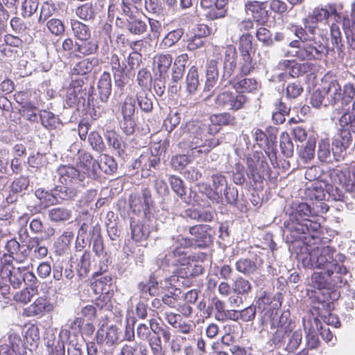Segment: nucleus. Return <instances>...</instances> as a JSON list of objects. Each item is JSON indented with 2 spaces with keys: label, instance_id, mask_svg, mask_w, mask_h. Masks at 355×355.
<instances>
[{
  "label": "nucleus",
  "instance_id": "f257e3e1",
  "mask_svg": "<svg viewBox=\"0 0 355 355\" xmlns=\"http://www.w3.org/2000/svg\"><path fill=\"white\" fill-rule=\"evenodd\" d=\"M337 15L334 6L317 7L304 19V28L296 26L294 34L297 40H292L290 46L293 49L286 53L287 57H296L302 61L320 60L328 54V38L319 30L316 24Z\"/></svg>",
  "mask_w": 355,
  "mask_h": 355
},
{
  "label": "nucleus",
  "instance_id": "f03ea898",
  "mask_svg": "<svg viewBox=\"0 0 355 355\" xmlns=\"http://www.w3.org/2000/svg\"><path fill=\"white\" fill-rule=\"evenodd\" d=\"M329 207L324 200L316 201L313 208L304 202L293 204L288 219L284 223L282 231L286 242L293 243L299 238H306V234H309L311 239L318 238L320 223L309 218L327 213Z\"/></svg>",
  "mask_w": 355,
  "mask_h": 355
},
{
  "label": "nucleus",
  "instance_id": "7ed1b4c3",
  "mask_svg": "<svg viewBox=\"0 0 355 355\" xmlns=\"http://www.w3.org/2000/svg\"><path fill=\"white\" fill-rule=\"evenodd\" d=\"M309 238L310 235L306 234V238H299L295 242L288 243L294 249L299 248L302 263L305 268L324 269L329 277H333L338 286H345L347 283L345 276L348 270L344 265L333 263L335 249L323 245H311Z\"/></svg>",
  "mask_w": 355,
  "mask_h": 355
},
{
  "label": "nucleus",
  "instance_id": "20e7f679",
  "mask_svg": "<svg viewBox=\"0 0 355 355\" xmlns=\"http://www.w3.org/2000/svg\"><path fill=\"white\" fill-rule=\"evenodd\" d=\"M237 52L232 45L227 46L220 58L209 60L206 65V81L205 91H210L216 85L219 78L218 67H223L220 83L230 80L236 67Z\"/></svg>",
  "mask_w": 355,
  "mask_h": 355
},
{
  "label": "nucleus",
  "instance_id": "39448f33",
  "mask_svg": "<svg viewBox=\"0 0 355 355\" xmlns=\"http://www.w3.org/2000/svg\"><path fill=\"white\" fill-rule=\"evenodd\" d=\"M204 125L200 121H191L181 126L183 141L187 148L196 150L198 153L207 154L212 148L219 145V139L207 138Z\"/></svg>",
  "mask_w": 355,
  "mask_h": 355
},
{
  "label": "nucleus",
  "instance_id": "423d86ee",
  "mask_svg": "<svg viewBox=\"0 0 355 355\" xmlns=\"http://www.w3.org/2000/svg\"><path fill=\"white\" fill-rule=\"evenodd\" d=\"M352 134L355 135V114L344 110L338 120V132L336 136V153L343 155L345 147L352 143Z\"/></svg>",
  "mask_w": 355,
  "mask_h": 355
},
{
  "label": "nucleus",
  "instance_id": "0eeeda50",
  "mask_svg": "<svg viewBox=\"0 0 355 355\" xmlns=\"http://www.w3.org/2000/svg\"><path fill=\"white\" fill-rule=\"evenodd\" d=\"M282 295L280 293H276L273 297L266 292H263L253 304L259 313V321L260 326L263 327L271 321L274 315L275 307L280 306L282 304Z\"/></svg>",
  "mask_w": 355,
  "mask_h": 355
},
{
  "label": "nucleus",
  "instance_id": "6e6552de",
  "mask_svg": "<svg viewBox=\"0 0 355 355\" xmlns=\"http://www.w3.org/2000/svg\"><path fill=\"white\" fill-rule=\"evenodd\" d=\"M55 178L61 184L86 186L88 184L86 173L80 172L71 164L60 165L55 171Z\"/></svg>",
  "mask_w": 355,
  "mask_h": 355
},
{
  "label": "nucleus",
  "instance_id": "1a4fd4ad",
  "mask_svg": "<svg viewBox=\"0 0 355 355\" xmlns=\"http://www.w3.org/2000/svg\"><path fill=\"white\" fill-rule=\"evenodd\" d=\"M248 101L245 95L235 92L225 91L218 94L214 102L218 107L237 111L242 109Z\"/></svg>",
  "mask_w": 355,
  "mask_h": 355
},
{
  "label": "nucleus",
  "instance_id": "9d476101",
  "mask_svg": "<svg viewBox=\"0 0 355 355\" xmlns=\"http://www.w3.org/2000/svg\"><path fill=\"white\" fill-rule=\"evenodd\" d=\"M336 136L332 141L331 147L329 140L327 138L321 139L318 144V158L322 162L332 163L334 161L340 162L345 157L347 154V149L349 147H345L342 152L343 155L336 153Z\"/></svg>",
  "mask_w": 355,
  "mask_h": 355
},
{
  "label": "nucleus",
  "instance_id": "9b49d317",
  "mask_svg": "<svg viewBox=\"0 0 355 355\" xmlns=\"http://www.w3.org/2000/svg\"><path fill=\"white\" fill-rule=\"evenodd\" d=\"M94 90L95 89L93 86L90 87L88 93H87V92H78V91L73 90V89L68 88L67 91L65 103L69 107H76L77 109H79L80 107L85 106L86 96H87V105L89 107H94L96 105L95 103L96 100L94 98L96 94H94Z\"/></svg>",
  "mask_w": 355,
  "mask_h": 355
},
{
  "label": "nucleus",
  "instance_id": "f8f14e48",
  "mask_svg": "<svg viewBox=\"0 0 355 355\" xmlns=\"http://www.w3.org/2000/svg\"><path fill=\"white\" fill-rule=\"evenodd\" d=\"M130 207L134 212L137 214L142 212L145 218L150 219L153 216L152 210L153 209V201L150 189H143L141 196H135L131 200Z\"/></svg>",
  "mask_w": 355,
  "mask_h": 355
},
{
  "label": "nucleus",
  "instance_id": "ddd939ff",
  "mask_svg": "<svg viewBox=\"0 0 355 355\" xmlns=\"http://www.w3.org/2000/svg\"><path fill=\"white\" fill-rule=\"evenodd\" d=\"M210 232L211 227L207 225H196L189 228L194 248H205L212 243L213 239Z\"/></svg>",
  "mask_w": 355,
  "mask_h": 355
},
{
  "label": "nucleus",
  "instance_id": "4468645a",
  "mask_svg": "<svg viewBox=\"0 0 355 355\" xmlns=\"http://www.w3.org/2000/svg\"><path fill=\"white\" fill-rule=\"evenodd\" d=\"M252 136L257 144L265 149H272L277 143L278 130L275 127H269L263 131L261 129L255 128L252 132Z\"/></svg>",
  "mask_w": 355,
  "mask_h": 355
},
{
  "label": "nucleus",
  "instance_id": "2eb2a0df",
  "mask_svg": "<svg viewBox=\"0 0 355 355\" xmlns=\"http://www.w3.org/2000/svg\"><path fill=\"white\" fill-rule=\"evenodd\" d=\"M160 162L159 157L154 155L152 151H146L142 153L139 157L135 160L132 166L133 169H141L142 173L148 175V172L151 168H156Z\"/></svg>",
  "mask_w": 355,
  "mask_h": 355
},
{
  "label": "nucleus",
  "instance_id": "dca6fc26",
  "mask_svg": "<svg viewBox=\"0 0 355 355\" xmlns=\"http://www.w3.org/2000/svg\"><path fill=\"white\" fill-rule=\"evenodd\" d=\"M53 304L46 298L38 297L33 303L24 309V315L26 317H42L53 311Z\"/></svg>",
  "mask_w": 355,
  "mask_h": 355
},
{
  "label": "nucleus",
  "instance_id": "f3484780",
  "mask_svg": "<svg viewBox=\"0 0 355 355\" xmlns=\"http://www.w3.org/2000/svg\"><path fill=\"white\" fill-rule=\"evenodd\" d=\"M245 9L248 15H252L254 21L263 24L268 19L266 3L258 1H248L245 3Z\"/></svg>",
  "mask_w": 355,
  "mask_h": 355
},
{
  "label": "nucleus",
  "instance_id": "a211bd4d",
  "mask_svg": "<svg viewBox=\"0 0 355 355\" xmlns=\"http://www.w3.org/2000/svg\"><path fill=\"white\" fill-rule=\"evenodd\" d=\"M119 334L117 328L114 326L102 327L96 334V340L98 345L111 347L117 343Z\"/></svg>",
  "mask_w": 355,
  "mask_h": 355
},
{
  "label": "nucleus",
  "instance_id": "6ab92c4d",
  "mask_svg": "<svg viewBox=\"0 0 355 355\" xmlns=\"http://www.w3.org/2000/svg\"><path fill=\"white\" fill-rule=\"evenodd\" d=\"M228 85H232L239 94H242L245 92H252L259 87V83L255 78L246 77L230 78Z\"/></svg>",
  "mask_w": 355,
  "mask_h": 355
},
{
  "label": "nucleus",
  "instance_id": "aec40b11",
  "mask_svg": "<svg viewBox=\"0 0 355 355\" xmlns=\"http://www.w3.org/2000/svg\"><path fill=\"white\" fill-rule=\"evenodd\" d=\"M78 159L79 165L85 169L87 179L89 180V178L95 179L97 176L96 174V165L97 161H96L93 156L85 150H79L78 153Z\"/></svg>",
  "mask_w": 355,
  "mask_h": 355
},
{
  "label": "nucleus",
  "instance_id": "412c9836",
  "mask_svg": "<svg viewBox=\"0 0 355 355\" xmlns=\"http://www.w3.org/2000/svg\"><path fill=\"white\" fill-rule=\"evenodd\" d=\"M327 201L331 203H337L335 205V209L337 211H341L347 205V197L338 187L332 184L326 185Z\"/></svg>",
  "mask_w": 355,
  "mask_h": 355
},
{
  "label": "nucleus",
  "instance_id": "4be33fe9",
  "mask_svg": "<svg viewBox=\"0 0 355 355\" xmlns=\"http://www.w3.org/2000/svg\"><path fill=\"white\" fill-rule=\"evenodd\" d=\"M72 210L65 207H54L48 210V218L53 223L64 225L72 218Z\"/></svg>",
  "mask_w": 355,
  "mask_h": 355
},
{
  "label": "nucleus",
  "instance_id": "5701e85b",
  "mask_svg": "<svg viewBox=\"0 0 355 355\" xmlns=\"http://www.w3.org/2000/svg\"><path fill=\"white\" fill-rule=\"evenodd\" d=\"M84 187V185H57L54 188V193L61 200H73Z\"/></svg>",
  "mask_w": 355,
  "mask_h": 355
},
{
  "label": "nucleus",
  "instance_id": "b1692460",
  "mask_svg": "<svg viewBox=\"0 0 355 355\" xmlns=\"http://www.w3.org/2000/svg\"><path fill=\"white\" fill-rule=\"evenodd\" d=\"M98 98L106 103L112 92V79L110 73L103 72L97 83Z\"/></svg>",
  "mask_w": 355,
  "mask_h": 355
},
{
  "label": "nucleus",
  "instance_id": "393cba45",
  "mask_svg": "<svg viewBox=\"0 0 355 355\" xmlns=\"http://www.w3.org/2000/svg\"><path fill=\"white\" fill-rule=\"evenodd\" d=\"M154 95L150 90L147 89H141L136 94L137 105L141 110L145 113H149L153 107Z\"/></svg>",
  "mask_w": 355,
  "mask_h": 355
},
{
  "label": "nucleus",
  "instance_id": "a878e982",
  "mask_svg": "<svg viewBox=\"0 0 355 355\" xmlns=\"http://www.w3.org/2000/svg\"><path fill=\"white\" fill-rule=\"evenodd\" d=\"M70 334L69 329H61L59 334V340L57 344L49 339L46 341V346L49 350V355H65L64 343Z\"/></svg>",
  "mask_w": 355,
  "mask_h": 355
},
{
  "label": "nucleus",
  "instance_id": "bb28decb",
  "mask_svg": "<svg viewBox=\"0 0 355 355\" xmlns=\"http://www.w3.org/2000/svg\"><path fill=\"white\" fill-rule=\"evenodd\" d=\"M188 60L189 57L187 53H182L175 59L171 71V80L173 83H178L182 79L185 64Z\"/></svg>",
  "mask_w": 355,
  "mask_h": 355
},
{
  "label": "nucleus",
  "instance_id": "cd10ccee",
  "mask_svg": "<svg viewBox=\"0 0 355 355\" xmlns=\"http://www.w3.org/2000/svg\"><path fill=\"white\" fill-rule=\"evenodd\" d=\"M229 0L214 1V8L205 14L207 20L214 21L224 18L227 13V4Z\"/></svg>",
  "mask_w": 355,
  "mask_h": 355
},
{
  "label": "nucleus",
  "instance_id": "c85d7f7f",
  "mask_svg": "<svg viewBox=\"0 0 355 355\" xmlns=\"http://www.w3.org/2000/svg\"><path fill=\"white\" fill-rule=\"evenodd\" d=\"M98 63V60L96 58H85L79 61L72 69V76L76 75L85 77V76L89 73Z\"/></svg>",
  "mask_w": 355,
  "mask_h": 355
},
{
  "label": "nucleus",
  "instance_id": "c756f323",
  "mask_svg": "<svg viewBox=\"0 0 355 355\" xmlns=\"http://www.w3.org/2000/svg\"><path fill=\"white\" fill-rule=\"evenodd\" d=\"M235 268L244 275H254L258 270L257 259L241 258L236 261Z\"/></svg>",
  "mask_w": 355,
  "mask_h": 355
},
{
  "label": "nucleus",
  "instance_id": "7c9ffc66",
  "mask_svg": "<svg viewBox=\"0 0 355 355\" xmlns=\"http://www.w3.org/2000/svg\"><path fill=\"white\" fill-rule=\"evenodd\" d=\"M168 180L173 191L182 199V200L187 204L191 203L192 201V197L191 195L187 194L183 180L175 175H171Z\"/></svg>",
  "mask_w": 355,
  "mask_h": 355
},
{
  "label": "nucleus",
  "instance_id": "2f4dec72",
  "mask_svg": "<svg viewBox=\"0 0 355 355\" xmlns=\"http://www.w3.org/2000/svg\"><path fill=\"white\" fill-rule=\"evenodd\" d=\"M323 88L329 104L334 105L341 98L342 89L338 80L331 81L327 86H324Z\"/></svg>",
  "mask_w": 355,
  "mask_h": 355
},
{
  "label": "nucleus",
  "instance_id": "473e14b6",
  "mask_svg": "<svg viewBox=\"0 0 355 355\" xmlns=\"http://www.w3.org/2000/svg\"><path fill=\"white\" fill-rule=\"evenodd\" d=\"M72 34L78 40L91 39V29L88 25L75 19H70Z\"/></svg>",
  "mask_w": 355,
  "mask_h": 355
},
{
  "label": "nucleus",
  "instance_id": "72a5a7b5",
  "mask_svg": "<svg viewBox=\"0 0 355 355\" xmlns=\"http://www.w3.org/2000/svg\"><path fill=\"white\" fill-rule=\"evenodd\" d=\"M98 42L94 40H80L76 43V53L82 56L93 55L98 51Z\"/></svg>",
  "mask_w": 355,
  "mask_h": 355
},
{
  "label": "nucleus",
  "instance_id": "f704fd0d",
  "mask_svg": "<svg viewBox=\"0 0 355 355\" xmlns=\"http://www.w3.org/2000/svg\"><path fill=\"white\" fill-rule=\"evenodd\" d=\"M203 33H194L187 40V49L194 51L202 47L205 44V38L210 34V29L208 26H202Z\"/></svg>",
  "mask_w": 355,
  "mask_h": 355
},
{
  "label": "nucleus",
  "instance_id": "c9c22d12",
  "mask_svg": "<svg viewBox=\"0 0 355 355\" xmlns=\"http://www.w3.org/2000/svg\"><path fill=\"white\" fill-rule=\"evenodd\" d=\"M116 355H148V349L141 343H130L124 344Z\"/></svg>",
  "mask_w": 355,
  "mask_h": 355
},
{
  "label": "nucleus",
  "instance_id": "e433bc0d",
  "mask_svg": "<svg viewBox=\"0 0 355 355\" xmlns=\"http://www.w3.org/2000/svg\"><path fill=\"white\" fill-rule=\"evenodd\" d=\"M19 238L22 243H26L25 244L20 245V249L16 256H12V259L15 260L17 262L23 263L31 254V249L28 239L27 241H25L23 238L25 236L26 238L28 237V233L26 229H20L19 231Z\"/></svg>",
  "mask_w": 355,
  "mask_h": 355
},
{
  "label": "nucleus",
  "instance_id": "4c0bfd02",
  "mask_svg": "<svg viewBox=\"0 0 355 355\" xmlns=\"http://www.w3.org/2000/svg\"><path fill=\"white\" fill-rule=\"evenodd\" d=\"M92 254L89 250H85L80 256V260L76 268L79 279L85 278L90 271L91 259Z\"/></svg>",
  "mask_w": 355,
  "mask_h": 355
},
{
  "label": "nucleus",
  "instance_id": "58836bf2",
  "mask_svg": "<svg viewBox=\"0 0 355 355\" xmlns=\"http://www.w3.org/2000/svg\"><path fill=\"white\" fill-rule=\"evenodd\" d=\"M186 90L189 96H193L196 94L198 88L199 87V77L198 69L195 66H192L187 75L186 77Z\"/></svg>",
  "mask_w": 355,
  "mask_h": 355
},
{
  "label": "nucleus",
  "instance_id": "ea45409f",
  "mask_svg": "<svg viewBox=\"0 0 355 355\" xmlns=\"http://www.w3.org/2000/svg\"><path fill=\"white\" fill-rule=\"evenodd\" d=\"M98 168L106 174H112L117 170V164L112 157L103 154L97 161L96 170Z\"/></svg>",
  "mask_w": 355,
  "mask_h": 355
},
{
  "label": "nucleus",
  "instance_id": "a19ab883",
  "mask_svg": "<svg viewBox=\"0 0 355 355\" xmlns=\"http://www.w3.org/2000/svg\"><path fill=\"white\" fill-rule=\"evenodd\" d=\"M21 267H12V269H8V271L3 272L6 275L8 283L10 286H11L14 289L18 288L21 286L23 282Z\"/></svg>",
  "mask_w": 355,
  "mask_h": 355
},
{
  "label": "nucleus",
  "instance_id": "79ce46f5",
  "mask_svg": "<svg viewBox=\"0 0 355 355\" xmlns=\"http://www.w3.org/2000/svg\"><path fill=\"white\" fill-rule=\"evenodd\" d=\"M105 137L109 146L114 149L119 156H121L124 153V144L120 136L115 131L107 130L105 134Z\"/></svg>",
  "mask_w": 355,
  "mask_h": 355
},
{
  "label": "nucleus",
  "instance_id": "37998d69",
  "mask_svg": "<svg viewBox=\"0 0 355 355\" xmlns=\"http://www.w3.org/2000/svg\"><path fill=\"white\" fill-rule=\"evenodd\" d=\"M172 61V57L169 54H160L155 58L154 66L158 70L159 76H166Z\"/></svg>",
  "mask_w": 355,
  "mask_h": 355
},
{
  "label": "nucleus",
  "instance_id": "c03bdc74",
  "mask_svg": "<svg viewBox=\"0 0 355 355\" xmlns=\"http://www.w3.org/2000/svg\"><path fill=\"white\" fill-rule=\"evenodd\" d=\"M233 291L238 295H248L252 289L251 283L242 277H238L232 284Z\"/></svg>",
  "mask_w": 355,
  "mask_h": 355
},
{
  "label": "nucleus",
  "instance_id": "a18cd8bd",
  "mask_svg": "<svg viewBox=\"0 0 355 355\" xmlns=\"http://www.w3.org/2000/svg\"><path fill=\"white\" fill-rule=\"evenodd\" d=\"M343 180H340V182L347 192L352 193L355 196V162L350 166V171L348 172L347 176L341 173Z\"/></svg>",
  "mask_w": 355,
  "mask_h": 355
},
{
  "label": "nucleus",
  "instance_id": "49530a36",
  "mask_svg": "<svg viewBox=\"0 0 355 355\" xmlns=\"http://www.w3.org/2000/svg\"><path fill=\"white\" fill-rule=\"evenodd\" d=\"M279 146L283 155L287 158L291 157L294 153V146L288 132H284L280 135Z\"/></svg>",
  "mask_w": 355,
  "mask_h": 355
},
{
  "label": "nucleus",
  "instance_id": "de8ad7c7",
  "mask_svg": "<svg viewBox=\"0 0 355 355\" xmlns=\"http://www.w3.org/2000/svg\"><path fill=\"white\" fill-rule=\"evenodd\" d=\"M125 26L131 33L135 35H141L147 28L146 23L141 19H137L135 15L127 19Z\"/></svg>",
  "mask_w": 355,
  "mask_h": 355
},
{
  "label": "nucleus",
  "instance_id": "09e8293b",
  "mask_svg": "<svg viewBox=\"0 0 355 355\" xmlns=\"http://www.w3.org/2000/svg\"><path fill=\"white\" fill-rule=\"evenodd\" d=\"M235 117L229 112L215 114L210 116V121L214 125H232L235 123Z\"/></svg>",
  "mask_w": 355,
  "mask_h": 355
},
{
  "label": "nucleus",
  "instance_id": "8fccbe9b",
  "mask_svg": "<svg viewBox=\"0 0 355 355\" xmlns=\"http://www.w3.org/2000/svg\"><path fill=\"white\" fill-rule=\"evenodd\" d=\"M212 189L220 196V201L223 202V191L227 187V182L225 175L221 173H214L211 175Z\"/></svg>",
  "mask_w": 355,
  "mask_h": 355
},
{
  "label": "nucleus",
  "instance_id": "3c124183",
  "mask_svg": "<svg viewBox=\"0 0 355 355\" xmlns=\"http://www.w3.org/2000/svg\"><path fill=\"white\" fill-rule=\"evenodd\" d=\"M159 335L150 334L146 339L148 343L153 355H166Z\"/></svg>",
  "mask_w": 355,
  "mask_h": 355
},
{
  "label": "nucleus",
  "instance_id": "603ef678",
  "mask_svg": "<svg viewBox=\"0 0 355 355\" xmlns=\"http://www.w3.org/2000/svg\"><path fill=\"white\" fill-rule=\"evenodd\" d=\"M112 279L110 275H103L92 284L91 288L96 294L107 293V286L112 284Z\"/></svg>",
  "mask_w": 355,
  "mask_h": 355
},
{
  "label": "nucleus",
  "instance_id": "864d4df0",
  "mask_svg": "<svg viewBox=\"0 0 355 355\" xmlns=\"http://www.w3.org/2000/svg\"><path fill=\"white\" fill-rule=\"evenodd\" d=\"M132 238L137 242L146 240L150 234V231L146 225L142 223L131 224Z\"/></svg>",
  "mask_w": 355,
  "mask_h": 355
},
{
  "label": "nucleus",
  "instance_id": "5fc2aeb1",
  "mask_svg": "<svg viewBox=\"0 0 355 355\" xmlns=\"http://www.w3.org/2000/svg\"><path fill=\"white\" fill-rule=\"evenodd\" d=\"M151 334L162 336L164 340L167 343L170 340L171 334L167 326H161L155 320L151 319L149 322Z\"/></svg>",
  "mask_w": 355,
  "mask_h": 355
},
{
  "label": "nucleus",
  "instance_id": "6e6d98bb",
  "mask_svg": "<svg viewBox=\"0 0 355 355\" xmlns=\"http://www.w3.org/2000/svg\"><path fill=\"white\" fill-rule=\"evenodd\" d=\"M76 15L85 21L92 20L95 17V10L91 3H85L76 9Z\"/></svg>",
  "mask_w": 355,
  "mask_h": 355
},
{
  "label": "nucleus",
  "instance_id": "4d7b16f0",
  "mask_svg": "<svg viewBox=\"0 0 355 355\" xmlns=\"http://www.w3.org/2000/svg\"><path fill=\"white\" fill-rule=\"evenodd\" d=\"M198 192L205 195L214 203H220V196H218L217 192L214 191L212 187L206 183H198L196 185Z\"/></svg>",
  "mask_w": 355,
  "mask_h": 355
},
{
  "label": "nucleus",
  "instance_id": "13d9d810",
  "mask_svg": "<svg viewBox=\"0 0 355 355\" xmlns=\"http://www.w3.org/2000/svg\"><path fill=\"white\" fill-rule=\"evenodd\" d=\"M88 142L92 149L98 153H102L106 148L103 138L98 132L92 131L89 134Z\"/></svg>",
  "mask_w": 355,
  "mask_h": 355
},
{
  "label": "nucleus",
  "instance_id": "bf43d9fd",
  "mask_svg": "<svg viewBox=\"0 0 355 355\" xmlns=\"http://www.w3.org/2000/svg\"><path fill=\"white\" fill-rule=\"evenodd\" d=\"M135 109L136 106L135 98L132 96H127L121 107L123 119L133 117Z\"/></svg>",
  "mask_w": 355,
  "mask_h": 355
},
{
  "label": "nucleus",
  "instance_id": "052dcab7",
  "mask_svg": "<svg viewBox=\"0 0 355 355\" xmlns=\"http://www.w3.org/2000/svg\"><path fill=\"white\" fill-rule=\"evenodd\" d=\"M42 124L49 129H55L60 123L59 118L51 112L44 111L40 114Z\"/></svg>",
  "mask_w": 355,
  "mask_h": 355
},
{
  "label": "nucleus",
  "instance_id": "680f3d73",
  "mask_svg": "<svg viewBox=\"0 0 355 355\" xmlns=\"http://www.w3.org/2000/svg\"><path fill=\"white\" fill-rule=\"evenodd\" d=\"M73 238V234L71 232L66 231L60 235L55 242L58 250L64 252L70 246L71 241Z\"/></svg>",
  "mask_w": 355,
  "mask_h": 355
},
{
  "label": "nucleus",
  "instance_id": "e2e57ef3",
  "mask_svg": "<svg viewBox=\"0 0 355 355\" xmlns=\"http://www.w3.org/2000/svg\"><path fill=\"white\" fill-rule=\"evenodd\" d=\"M184 34L183 28H177L169 32L162 42V45L164 47H171L177 43Z\"/></svg>",
  "mask_w": 355,
  "mask_h": 355
},
{
  "label": "nucleus",
  "instance_id": "0e129e2a",
  "mask_svg": "<svg viewBox=\"0 0 355 355\" xmlns=\"http://www.w3.org/2000/svg\"><path fill=\"white\" fill-rule=\"evenodd\" d=\"M310 103L316 108L320 107L321 105L327 106L329 104L327 101V96L323 87L318 89L312 94Z\"/></svg>",
  "mask_w": 355,
  "mask_h": 355
},
{
  "label": "nucleus",
  "instance_id": "69168bd1",
  "mask_svg": "<svg viewBox=\"0 0 355 355\" xmlns=\"http://www.w3.org/2000/svg\"><path fill=\"white\" fill-rule=\"evenodd\" d=\"M257 40L262 43L263 46H273V39L272 33L265 27H259L256 32Z\"/></svg>",
  "mask_w": 355,
  "mask_h": 355
},
{
  "label": "nucleus",
  "instance_id": "338daca9",
  "mask_svg": "<svg viewBox=\"0 0 355 355\" xmlns=\"http://www.w3.org/2000/svg\"><path fill=\"white\" fill-rule=\"evenodd\" d=\"M270 322H272L271 329H275V327H278L291 331L292 330L291 320H290V312L288 310L284 311L282 313L277 322H275L274 320H271Z\"/></svg>",
  "mask_w": 355,
  "mask_h": 355
},
{
  "label": "nucleus",
  "instance_id": "774afa93",
  "mask_svg": "<svg viewBox=\"0 0 355 355\" xmlns=\"http://www.w3.org/2000/svg\"><path fill=\"white\" fill-rule=\"evenodd\" d=\"M67 345L68 355H81L83 344L80 343L75 337H71L69 335L68 339H65Z\"/></svg>",
  "mask_w": 355,
  "mask_h": 355
}]
</instances>
